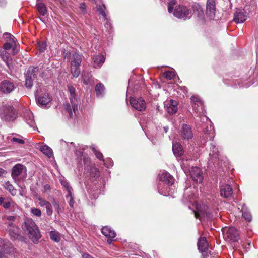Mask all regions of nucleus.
<instances>
[{
  "instance_id": "1",
  "label": "nucleus",
  "mask_w": 258,
  "mask_h": 258,
  "mask_svg": "<svg viewBox=\"0 0 258 258\" xmlns=\"http://www.w3.org/2000/svg\"><path fill=\"white\" fill-rule=\"evenodd\" d=\"M22 228L34 243L38 242L41 238L40 232L38 226L32 219L26 218L22 225Z\"/></svg>"
},
{
  "instance_id": "2",
  "label": "nucleus",
  "mask_w": 258,
  "mask_h": 258,
  "mask_svg": "<svg viewBox=\"0 0 258 258\" xmlns=\"http://www.w3.org/2000/svg\"><path fill=\"white\" fill-rule=\"evenodd\" d=\"M68 90L70 94V101L72 104L71 106L67 104L65 105L66 110L69 114L70 117L72 118L73 117V113L76 115L78 113V105L76 104V94H75V89L72 86H68Z\"/></svg>"
},
{
  "instance_id": "3",
  "label": "nucleus",
  "mask_w": 258,
  "mask_h": 258,
  "mask_svg": "<svg viewBox=\"0 0 258 258\" xmlns=\"http://www.w3.org/2000/svg\"><path fill=\"white\" fill-rule=\"evenodd\" d=\"M50 70L48 67L44 68L43 66L39 65L36 67L31 66L30 67L27 72L28 74L33 77V78H37L38 76L41 78H44L50 74Z\"/></svg>"
},
{
  "instance_id": "4",
  "label": "nucleus",
  "mask_w": 258,
  "mask_h": 258,
  "mask_svg": "<svg viewBox=\"0 0 258 258\" xmlns=\"http://www.w3.org/2000/svg\"><path fill=\"white\" fill-rule=\"evenodd\" d=\"M0 116L5 121H13L16 118V114L14 108L12 106H3L0 110Z\"/></svg>"
},
{
  "instance_id": "5",
  "label": "nucleus",
  "mask_w": 258,
  "mask_h": 258,
  "mask_svg": "<svg viewBox=\"0 0 258 258\" xmlns=\"http://www.w3.org/2000/svg\"><path fill=\"white\" fill-rule=\"evenodd\" d=\"M173 14L177 18L183 19V20L190 19L192 16L191 11L182 5L175 7Z\"/></svg>"
},
{
  "instance_id": "6",
  "label": "nucleus",
  "mask_w": 258,
  "mask_h": 258,
  "mask_svg": "<svg viewBox=\"0 0 258 258\" xmlns=\"http://www.w3.org/2000/svg\"><path fill=\"white\" fill-rule=\"evenodd\" d=\"M5 224L7 226L6 230L9 233L11 239L13 240L18 239L20 237V229L12 222L6 221Z\"/></svg>"
},
{
  "instance_id": "7",
  "label": "nucleus",
  "mask_w": 258,
  "mask_h": 258,
  "mask_svg": "<svg viewBox=\"0 0 258 258\" xmlns=\"http://www.w3.org/2000/svg\"><path fill=\"white\" fill-rule=\"evenodd\" d=\"M26 171L25 166L21 164H17L12 169L11 176L15 183L19 180V177L23 172Z\"/></svg>"
},
{
  "instance_id": "8",
  "label": "nucleus",
  "mask_w": 258,
  "mask_h": 258,
  "mask_svg": "<svg viewBox=\"0 0 258 258\" xmlns=\"http://www.w3.org/2000/svg\"><path fill=\"white\" fill-rule=\"evenodd\" d=\"M216 12V0H207L206 15L210 19H213Z\"/></svg>"
},
{
  "instance_id": "9",
  "label": "nucleus",
  "mask_w": 258,
  "mask_h": 258,
  "mask_svg": "<svg viewBox=\"0 0 258 258\" xmlns=\"http://www.w3.org/2000/svg\"><path fill=\"white\" fill-rule=\"evenodd\" d=\"M15 88V85L12 80H4L0 83V91L4 93H10Z\"/></svg>"
},
{
  "instance_id": "10",
  "label": "nucleus",
  "mask_w": 258,
  "mask_h": 258,
  "mask_svg": "<svg viewBox=\"0 0 258 258\" xmlns=\"http://www.w3.org/2000/svg\"><path fill=\"white\" fill-rule=\"evenodd\" d=\"M130 102L132 106L139 111H144L146 108V103L142 98L131 97Z\"/></svg>"
},
{
  "instance_id": "11",
  "label": "nucleus",
  "mask_w": 258,
  "mask_h": 258,
  "mask_svg": "<svg viewBox=\"0 0 258 258\" xmlns=\"http://www.w3.org/2000/svg\"><path fill=\"white\" fill-rule=\"evenodd\" d=\"M35 97L37 104L41 107L46 106L51 100L48 93L40 95L38 90L35 93Z\"/></svg>"
},
{
  "instance_id": "12",
  "label": "nucleus",
  "mask_w": 258,
  "mask_h": 258,
  "mask_svg": "<svg viewBox=\"0 0 258 258\" xmlns=\"http://www.w3.org/2000/svg\"><path fill=\"white\" fill-rule=\"evenodd\" d=\"M180 135L183 140H189L193 137V132L190 125L183 124L180 132Z\"/></svg>"
},
{
  "instance_id": "13",
  "label": "nucleus",
  "mask_w": 258,
  "mask_h": 258,
  "mask_svg": "<svg viewBox=\"0 0 258 258\" xmlns=\"http://www.w3.org/2000/svg\"><path fill=\"white\" fill-rule=\"evenodd\" d=\"M65 58L71 60V65L80 66L82 61L81 55L75 51L67 53L65 55Z\"/></svg>"
},
{
  "instance_id": "14",
  "label": "nucleus",
  "mask_w": 258,
  "mask_h": 258,
  "mask_svg": "<svg viewBox=\"0 0 258 258\" xmlns=\"http://www.w3.org/2000/svg\"><path fill=\"white\" fill-rule=\"evenodd\" d=\"M177 104V101L172 99L167 102L165 104V107L167 112L170 115L176 113L178 110Z\"/></svg>"
},
{
  "instance_id": "15",
  "label": "nucleus",
  "mask_w": 258,
  "mask_h": 258,
  "mask_svg": "<svg viewBox=\"0 0 258 258\" xmlns=\"http://www.w3.org/2000/svg\"><path fill=\"white\" fill-rule=\"evenodd\" d=\"M190 174L192 179L197 182H201L203 180L201 170L197 167H192L190 170Z\"/></svg>"
},
{
  "instance_id": "16",
  "label": "nucleus",
  "mask_w": 258,
  "mask_h": 258,
  "mask_svg": "<svg viewBox=\"0 0 258 258\" xmlns=\"http://www.w3.org/2000/svg\"><path fill=\"white\" fill-rule=\"evenodd\" d=\"M247 18L245 13L240 9H237L234 14L233 21L236 23H243Z\"/></svg>"
},
{
  "instance_id": "17",
  "label": "nucleus",
  "mask_w": 258,
  "mask_h": 258,
  "mask_svg": "<svg viewBox=\"0 0 258 258\" xmlns=\"http://www.w3.org/2000/svg\"><path fill=\"white\" fill-rule=\"evenodd\" d=\"M220 194L222 197L228 198L233 195V189L229 184H223L220 186Z\"/></svg>"
},
{
  "instance_id": "18",
  "label": "nucleus",
  "mask_w": 258,
  "mask_h": 258,
  "mask_svg": "<svg viewBox=\"0 0 258 258\" xmlns=\"http://www.w3.org/2000/svg\"><path fill=\"white\" fill-rule=\"evenodd\" d=\"M159 176L160 180L168 185H172L174 183L173 177L167 172H163L162 173H160Z\"/></svg>"
},
{
  "instance_id": "19",
  "label": "nucleus",
  "mask_w": 258,
  "mask_h": 258,
  "mask_svg": "<svg viewBox=\"0 0 258 258\" xmlns=\"http://www.w3.org/2000/svg\"><path fill=\"white\" fill-rule=\"evenodd\" d=\"M226 237L230 240L234 242L238 240L239 233L235 228L230 227L226 231Z\"/></svg>"
},
{
  "instance_id": "20",
  "label": "nucleus",
  "mask_w": 258,
  "mask_h": 258,
  "mask_svg": "<svg viewBox=\"0 0 258 258\" xmlns=\"http://www.w3.org/2000/svg\"><path fill=\"white\" fill-rule=\"evenodd\" d=\"M191 100L194 103L192 105L193 109L199 114L203 113V105L201 101L195 96H192L191 98Z\"/></svg>"
},
{
  "instance_id": "21",
  "label": "nucleus",
  "mask_w": 258,
  "mask_h": 258,
  "mask_svg": "<svg viewBox=\"0 0 258 258\" xmlns=\"http://www.w3.org/2000/svg\"><path fill=\"white\" fill-rule=\"evenodd\" d=\"M92 64L94 68H100L105 61V57L102 55H94L92 57Z\"/></svg>"
},
{
  "instance_id": "22",
  "label": "nucleus",
  "mask_w": 258,
  "mask_h": 258,
  "mask_svg": "<svg viewBox=\"0 0 258 258\" xmlns=\"http://www.w3.org/2000/svg\"><path fill=\"white\" fill-rule=\"evenodd\" d=\"M24 118L27 123L34 130L36 128V123L34 119V116L33 113L28 111L24 115Z\"/></svg>"
},
{
  "instance_id": "23",
  "label": "nucleus",
  "mask_w": 258,
  "mask_h": 258,
  "mask_svg": "<svg viewBox=\"0 0 258 258\" xmlns=\"http://www.w3.org/2000/svg\"><path fill=\"white\" fill-rule=\"evenodd\" d=\"M0 57L2 59L5 61L7 66L9 68L10 64L12 62V59L10 56V54L7 50L4 49L0 50Z\"/></svg>"
},
{
  "instance_id": "24",
  "label": "nucleus",
  "mask_w": 258,
  "mask_h": 258,
  "mask_svg": "<svg viewBox=\"0 0 258 258\" xmlns=\"http://www.w3.org/2000/svg\"><path fill=\"white\" fill-rule=\"evenodd\" d=\"M214 137L213 128L210 126V127H206L204 130V135L202 136L203 139L205 141L210 140Z\"/></svg>"
},
{
  "instance_id": "25",
  "label": "nucleus",
  "mask_w": 258,
  "mask_h": 258,
  "mask_svg": "<svg viewBox=\"0 0 258 258\" xmlns=\"http://www.w3.org/2000/svg\"><path fill=\"white\" fill-rule=\"evenodd\" d=\"M101 232L102 234L106 237L114 238L116 236V233L115 231L108 226L103 227L101 229Z\"/></svg>"
},
{
  "instance_id": "26",
  "label": "nucleus",
  "mask_w": 258,
  "mask_h": 258,
  "mask_svg": "<svg viewBox=\"0 0 258 258\" xmlns=\"http://www.w3.org/2000/svg\"><path fill=\"white\" fill-rule=\"evenodd\" d=\"M198 246L199 250L201 252H205L207 250V242L205 237H201L198 242Z\"/></svg>"
},
{
  "instance_id": "27",
  "label": "nucleus",
  "mask_w": 258,
  "mask_h": 258,
  "mask_svg": "<svg viewBox=\"0 0 258 258\" xmlns=\"http://www.w3.org/2000/svg\"><path fill=\"white\" fill-rule=\"evenodd\" d=\"M172 151L176 156H180L183 153L182 147L181 144L175 143L173 144Z\"/></svg>"
},
{
  "instance_id": "28",
  "label": "nucleus",
  "mask_w": 258,
  "mask_h": 258,
  "mask_svg": "<svg viewBox=\"0 0 258 258\" xmlns=\"http://www.w3.org/2000/svg\"><path fill=\"white\" fill-rule=\"evenodd\" d=\"M203 209L205 211H203L201 208L197 207V211H194L195 216L196 218H201L202 216H204L205 215L208 217H210V214L206 211L208 209V207L206 206H204Z\"/></svg>"
},
{
  "instance_id": "29",
  "label": "nucleus",
  "mask_w": 258,
  "mask_h": 258,
  "mask_svg": "<svg viewBox=\"0 0 258 258\" xmlns=\"http://www.w3.org/2000/svg\"><path fill=\"white\" fill-rule=\"evenodd\" d=\"M3 186L5 189L9 191L10 194L12 196H15L17 195V190L14 187L13 185L10 183V182H5L3 184Z\"/></svg>"
},
{
  "instance_id": "30",
  "label": "nucleus",
  "mask_w": 258,
  "mask_h": 258,
  "mask_svg": "<svg viewBox=\"0 0 258 258\" xmlns=\"http://www.w3.org/2000/svg\"><path fill=\"white\" fill-rule=\"evenodd\" d=\"M194 13L196 14L198 17L203 15V10L199 3H194L192 5Z\"/></svg>"
},
{
  "instance_id": "31",
  "label": "nucleus",
  "mask_w": 258,
  "mask_h": 258,
  "mask_svg": "<svg viewBox=\"0 0 258 258\" xmlns=\"http://www.w3.org/2000/svg\"><path fill=\"white\" fill-rule=\"evenodd\" d=\"M40 150L49 158L53 155L52 149L47 145H43L40 147Z\"/></svg>"
},
{
  "instance_id": "32",
  "label": "nucleus",
  "mask_w": 258,
  "mask_h": 258,
  "mask_svg": "<svg viewBox=\"0 0 258 258\" xmlns=\"http://www.w3.org/2000/svg\"><path fill=\"white\" fill-rule=\"evenodd\" d=\"M3 37L6 42L10 43L16 44L17 40L16 38L9 33H5L3 34Z\"/></svg>"
},
{
  "instance_id": "33",
  "label": "nucleus",
  "mask_w": 258,
  "mask_h": 258,
  "mask_svg": "<svg viewBox=\"0 0 258 258\" xmlns=\"http://www.w3.org/2000/svg\"><path fill=\"white\" fill-rule=\"evenodd\" d=\"M36 7L39 13L44 16L47 13V8L45 5L43 3H37L36 4Z\"/></svg>"
},
{
  "instance_id": "34",
  "label": "nucleus",
  "mask_w": 258,
  "mask_h": 258,
  "mask_svg": "<svg viewBox=\"0 0 258 258\" xmlns=\"http://www.w3.org/2000/svg\"><path fill=\"white\" fill-rule=\"evenodd\" d=\"M242 217L247 221L250 222L251 220V215L247 208L243 206L242 208Z\"/></svg>"
},
{
  "instance_id": "35",
  "label": "nucleus",
  "mask_w": 258,
  "mask_h": 258,
  "mask_svg": "<svg viewBox=\"0 0 258 258\" xmlns=\"http://www.w3.org/2000/svg\"><path fill=\"white\" fill-rule=\"evenodd\" d=\"M105 87L103 84L98 83L95 86V91L97 96H101L104 92Z\"/></svg>"
},
{
  "instance_id": "36",
  "label": "nucleus",
  "mask_w": 258,
  "mask_h": 258,
  "mask_svg": "<svg viewBox=\"0 0 258 258\" xmlns=\"http://www.w3.org/2000/svg\"><path fill=\"white\" fill-rule=\"evenodd\" d=\"M34 79L31 75L28 74V73H26L25 85L27 88H31L33 86V81Z\"/></svg>"
},
{
  "instance_id": "37",
  "label": "nucleus",
  "mask_w": 258,
  "mask_h": 258,
  "mask_svg": "<svg viewBox=\"0 0 258 258\" xmlns=\"http://www.w3.org/2000/svg\"><path fill=\"white\" fill-rule=\"evenodd\" d=\"M8 252L7 245L5 241L0 238V255L2 254H6Z\"/></svg>"
},
{
  "instance_id": "38",
  "label": "nucleus",
  "mask_w": 258,
  "mask_h": 258,
  "mask_svg": "<svg viewBox=\"0 0 258 258\" xmlns=\"http://www.w3.org/2000/svg\"><path fill=\"white\" fill-rule=\"evenodd\" d=\"M50 237L51 240L56 242H59L60 240L59 233L56 231H52L50 232Z\"/></svg>"
},
{
  "instance_id": "39",
  "label": "nucleus",
  "mask_w": 258,
  "mask_h": 258,
  "mask_svg": "<svg viewBox=\"0 0 258 258\" xmlns=\"http://www.w3.org/2000/svg\"><path fill=\"white\" fill-rule=\"evenodd\" d=\"M80 66L71 65V72L74 77H78L80 73Z\"/></svg>"
},
{
  "instance_id": "40",
  "label": "nucleus",
  "mask_w": 258,
  "mask_h": 258,
  "mask_svg": "<svg viewBox=\"0 0 258 258\" xmlns=\"http://www.w3.org/2000/svg\"><path fill=\"white\" fill-rule=\"evenodd\" d=\"M211 152L209 153V156L211 158L216 159L218 157V151L215 146L212 145L211 148Z\"/></svg>"
},
{
  "instance_id": "41",
  "label": "nucleus",
  "mask_w": 258,
  "mask_h": 258,
  "mask_svg": "<svg viewBox=\"0 0 258 258\" xmlns=\"http://www.w3.org/2000/svg\"><path fill=\"white\" fill-rule=\"evenodd\" d=\"M7 202H5L3 203V206L4 208H9L11 206L14 207L16 205V203L12 200L11 198H7Z\"/></svg>"
},
{
  "instance_id": "42",
  "label": "nucleus",
  "mask_w": 258,
  "mask_h": 258,
  "mask_svg": "<svg viewBox=\"0 0 258 258\" xmlns=\"http://www.w3.org/2000/svg\"><path fill=\"white\" fill-rule=\"evenodd\" d=\"M52 204L53 205L55 210L57 212L58 214H59L62 212V209H61L59 202L55 200H53L52 201Z\"/></svg>"
},
{
  "instance_id": "43",
  "label": "nucleus",
  "mask_w": 258,
  "mask_h": 258,
  "mask_svg": "<svg viewBox=\"0 0 258 258\" xmlns=\"http://www.w3.org/2000/svg\"><path fill=\"white\" fill-rule=\"evenodd\" d=\"M91 148L92 149V150L93 151V153L95 154L96 157L100 160H103V156L102 154L99 151H98L95 146H92Z\"/></svg>"
},
{
  "instance_id": "44",
  "label": "nucleus",
  "mask_w": 258,
  "mask_h": 258,
  "mask_svg": "<svg viewBox=\"0 0 258 258\" xmlns=\"http://www.w3.org/2000/svg\"><path fill=\"white\" fill-rule=\"evenodd\" d=\"M163 76L168 80L172 79L175 76V73L172 71H167L164 73Z\"/></svg>"
},
{
  "instance_id": "45",
  "label": "nucleus",
  "mask_w": 258,
  "mask_h": 258,
  "mask_svg": "<svg viewBox=\"0 0 258 258\" xmlns=\"http://www.w3.org/2000/svg\"><path fill=\"white\" fill-rule=\"evenodd\" d=\"M106 7L104 5H100L98 7L97 11L99 14L101 15L104 18H106V15L105 12Z\"/></svg>"
},
{
  "instance_id": "46",
  "label": "nucleus",
  "mask_w": 258,
  "mask_h": 258,
  "mask_svg": "<svg viewBox=\"0 0 258 258\" xmlns=\"http://www.w3.org/2000/svg\"><path fill=\"white\" fill-rule=\"evenodd\" d=\"M31 213L34 216L37 217H40L42 215L41 211L37 208H31Z\"/></svg>"
},
{
  "instance_id": "47",
  "label": "nucleus",
  "mask_w": 258,
  "mask_h": 258,
  "mask_svg": "<svg viewBox=\"0 0 258 258\" xmlns=\"http://www.w3.org/2000/svg\"><path fill=\"white\" fill-rule=\"evenodd\" d=\"M45 207L46 211V214L49 216H51L53 214V208L52 206V204L49 202V203L47 204V206H46Z\"/></svg>"
},
{
  "instance_id": "48",
  "label": "nucleus",
  "mask_w": 258,
  "mask_h": 258,
  "mask_svg": "<svg viewBox=\"0 0 258 258\" xmlns=\"http://www.w3.org/2000/svg\"><path fill=\"white\" fill-rule=\"evenodd\" d=\"M37 200L39 201V205L41 207H45L47 204L49 203V201L46 200L45 199L42 198L40 197H37Z\"/></svg>"
},
{
  "instance_id": "49",
  "label": "nucleus",
  "mask_w": 258,
  "mask_h": 258,
  "mask_svg": "<svg viewBox=\"0 0 258 258\" xmlns=\"http://www.w3.org/2000/svg\"><path fill=\"white\" fill-rule=\"evenodd\" d=\"M79 9L81 14L85 15L87 13L86 6L84 3H82L79 4Z\"/></svg>"
},
{
  "instance_id": "50",
  "label": "nucleus",
  "mask_w": 258,
  "mask_h": 258,
  "mask_svg": "<svg viewBox=\"0 0 258 258\" xmlns=\"http://www.w3.org/2000/svg\"><path fill=\"white\" fill-rule=\"evenodd\" d=\"M60 182L62 186L66 188L68 193L73 191L72 187L70 186L69 183L66 181L61 180Z\"/></svg>"
},
{
  "instance_id": "51",
  "label": "nucleus",
  "mask_w": 258,
  "mask_h": 258,
  "mask_svg": "<svg viewBox=\"0 0 258 258\" xmlns=\"http://www.w3.org/2000/svg\"><path fill=\"white\" fill-rule=\"evenodd\" d=\"M90 176L92 177H98L99 176V172L98 170L95 167L91 169Z\"/></svg>"
},
{
  "instance_id": "52",
  "label": "nucleus",
  "mask_w": 258,
  "mask_h": 258,
  "mask_svg": "<svg viewBox=\"0 0 258 258\" xmlns=\"http://www.w3.org/2000/svg\"><path fill=\"white\" fill-rule=\"evenodd\" d=\"M67 198L69 200V205L71 207H73L74 204V197L72 194V191L68 192L67 196Z\"/></svg>"
},
{
  "instance_id": "53",
  "label": "nucleus",
  "mask_w": 258,
  "mask_h": 258,
  "mask_svg": "<svg viewBox=\"0 0 258 258\" xmlns=\"http://www.w3.org/2000/svg\"><path fill=\"white\" fill-rule=\"evenodd\" d=\"M16 45V44L10 43V42H6L4 44L3 49L8 51Z\"/></svg>"
},
{
  "instance_id": "54",
  "label": "nucleus",
  "mask_w": 258,
  "mask_h": 258,
  "mask_svg": "<svg viewBox=\"0 0 258 258\" xmlns=\"http://www.w3.org/2000/svg\"><path fill=\"white\" fill-rule=\"evenodd\" d=\"M11 142L13 143H17L19 144H23L25 142L24 140L16 137L11 138Z\"/></svg>"
},
{
  "instance_id": "55",
  "label": "nucleus",
  "mask_w": 258,
  "mask_h": 258,
  "mask_svg": "<svg viewBox=\"0 0 258 258\" xmlns=\"http://www.w3.org/2000/svg\"><path fill=\"white\" fill-rule=\"evenodd\" d=\"M175 4V2L174 0H172L170 1L168 5V11L169 13L172 12L173 9V6Z\"/></svg>"
},
{
  "instance_id": "56",
  "label": "nucleus",
  "mask_w": 258,
  "mask_h": 258,
  "mask_svg": "<svg viewBox=\"0 0 258 258\" xmlns=\"http://www.w3.org/2000/svg\"><path fill=\"white\" fill-rule=\"evenodd\" d=\"M38 47L40 51L43 52L46 48V44L45 43L42 42L39 44Z\"/></svg>"
},
{
  "instance_id": "57",
  "label": "nucleus",
  "mask_w": 258,
  "mask_h": 258,
  "mask_svg": "<svg viewBox=\"0 0 258 258\" xmlns=\"http://www.w3.org/2000/svg\"><path fill=\"white\" fill-rule=\"evenodd\" d=\"M8 221H9L8 222H12V221H14L16 219V217L15 216H7L6 217H5Z\"/></svg>"
},
{
  "instance_id": "58",
  "label": "nucleus",
  "mask_w": 258,
  "mask_h": 258,
  "mask_svg": "<svg viewBox=\"0 0 258 258\" xmlns=\"http://www.w3.org/2000/svg\"><path fill=\"white\" fill-rule=\"evenodd\" d=\"M44 192H46L50 190V187L48 184H46L43 186Z\"/></svg>"
},
{
  "instance_id": "59",
  "label": "nucleus",
  "mask_w": 258,
  "mask_h": 258,
  "mask_svg": "<svg viewBox=\"0 0 258 258\" xmlns=\"http://www.w3.org/2000/svg\"><path fill=\"white\" fill-rule=\"evenodd\" d=\"M13 48V55H15L17 52V51L16 50V45H14V47H12Z\"/></svg>"
},
{
  "instance_id": "60",
  "label": "nucleus",
  "mask_w": 258,
  "mask_h": 258,
  "mask_svg": "<svg viewBox=\"0 0 258 258\" xmlns=\"http://www.w3.org/2000/svg\"><path fill=\"white\" fill-rule=\"evenodd\" d=\"M6 171L4 169L0 168V176L3 175L6 173Z\"/></svg>"
},
{
  "instance_id": "61",
  "label": "nucleus",
  "mask_w": 258,
  "mask_h": 258,
  "mask_svg": "<svg viewBox=\"0 0 258 258\" xmlns=\"http://www.w3.org/2000/svg\"><path fill=\"white\" fill-rule=\"evenodd\" d=\"M84 82L86 84H88L89 80V79H86V77L84 78Z\"/></svg>"
},
{
  "instance_id": "62",
  "label": "nucleus",
  "mask_w": 258,
  "mask_h": 258,
  "mask_svg": "<svg viewBox=\"0 0 258 258\" xmlns=\"http://www.w3.org/2000/svg\"><path fill=\"white\" fill-rule=\"evenodd\" d=\"M158 191H159V193H160L161 194H163V195H166V193L165 192H164L161 189H160L159 188L158 189Z\"/></svg>"
},
{
  "instance_id": "63",
  "label": "nucleus",
  "mask_w": 258,
  "mask_h": 258,
  "mask_svg": "<svg viewBox=\"0 0 258 258\" xmlns=\"http://www.w3.org/2000/svg\"><path fill=\"white\" fill-rule=\"evenodd\" d=\"M4 198L2 197H0V205H1L2 204H3L4 203Z\"/></svg>"
},
{
  "instance_id": "64",
  "label": "nucleus",
  "mask_w": 258,
  "mask_h": 258,
  "mask_svg": "<svg viewBox=\"0 0 258 258\" xmlns=\"http://www.w3.org/2000/svg\"><path fill=\"white\" fill-rule=\"evenodd\" d=\"M0 258H7V257L5 255V254H2L0 255Z\"/></svg>"
}]
</instances>
